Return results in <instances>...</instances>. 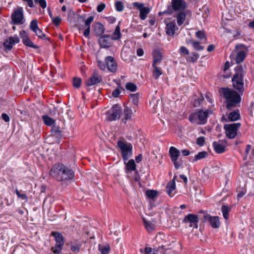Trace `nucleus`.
Returning a JSON list of instances; mask_svg holds the SVG:
<instances>
[{
	"label": "nucleus",
	"mask_w": 254,
	"mask_h": 254,
	"mask_svg": "<svg viewBox=\"0 0 254 254\" xmlns=\"http://www.w3.org/2000/svg\"><path fill=\"white\" fill-rule=\"evenodd\" d=\"M247 69L246 64L237 65L235 68V74L232 78L233 86L241 94L244 91V77L247 73Z\"/></svg>",
	"instance_id": "obj_1"
},
{
	"label": "nucleus",
	"mask_w": 254,
	"mask_h": 254,
	"mask_svg": "<svg viewBox=\"0 0 254 254\" xmlns=\"http://www.w3.org/2000/svg\"><path fill=\"white\" fill-rule=\"evenodd\" d=\"M221 95L226 100V108L231 110L241 102V98L240 94L235 90L228 88H222L220 90Z\"/></svg>",
	"instance_id": "obj_2"
},
{
	"label": "nucleus",
	"mask_w": 254,
	"mask_h": 254,
	"mask_svg": "<svg viewBox=\"0 0 254 254\" xmlns=\"http://www.w3.org/2000/svg\"><path fill=\"white\" fill-rule=\"evenodd\" d=\"M117 145L121 151L123 160L125 161H127L132 155V144L122 138L118 140Z\"/></svg>",
	"instance_id": "obj_3"
},
{
	"label": "nucleus",
	"mask_w": 254,
	"mask_h": 254,
	"mask_svg": "<svg viewBox=\"0 0 254 254\" xmlns=\"http://www.w3.org/2000/svg\"><path fill=\"white\" fill-rule=\"evenodd\" d=\"M171 5L168 6L167 10L162 12H159V14H167L171 15L173 13V10L175 11H184L187 8V4L184 0H172Z\"/></svg>",
	"instance_id": "obj_4"
},
{
	"label": "nucleus",
	"mask_w": 254,
	"mask_h": 254,
	"mask_svg": "<svg viewBox=\"0 0 254 254\" xmlns=\"http://www.w3.org/2000/svg\"><path fill=\"white\" fill-rule=\"evenodd\" d=\"M240 126L241 124L239 123L225 124L224 128L226 136L230 139L234 138L237 135V131Z\"/></svg>",
	"instance_id": "obj_5"
},
{
	"label": "nucleus",
	"mask_w": 254,
	"mask_h": 254,
	"mask_svg": "<svg viewBox=\"0 0 254 254\" xmlns=\"http://www.w3.org/2000/svg\"><path fill=\"white\" fill-rule=\"evenodd\" d=\"M51 235L54 237L56 242L55 247L52 248V251L54 253L59 254L61 252L64 244L63 236L57 232H52Z\"/></svg>",
	"instance_id": "obj_6"
},
{
	"label": "nucleus",
	"mask_w": 254,
	"mask_h": 254,
	"mask_svg": "<svg viewBox=\"0 0 254 254\" xmlns=\"http://www.w3.org/2000/svg\"><path fill=\"white\" fill-rule=\"evenodd\" d=\"M11 19L14 24H22L24 23V14L22 7H19L13 11L11 15Z\"/></svg>",
	"instance_id": "obj_7"
},
{
	"label": "nucleus",
	"mask_w": 254,
	"mask_h": 254,
	"mask_svg": "<svg viewBox=\"0 0 254 254\" xmlns=\"http://www.w3.org/2000/svg\"><path fill=\"white\" fill-rule=\"evenodd\" d=\"M122 113V108L118 104L113 105L109 111L108 120L110 121H116L119 119Z\"/></svg>",
	"instance_id": "obj_8"
},
{
	"label": "nucleus",
	"mask_w": 254,
	"mask_h": 254,
	"mask_svg": "<svg viewBox=\"0 0 254 254\" xmlns=\"http://www.w3.org/2000/svg\"><path fill=\"white\" fill-rule=\"evenodd\" d=\"M183 222L188 224L190 227H193L197 229L198 227V217L197 215L189 214L186 216L183 220Z\"/></svg>",
	"instance_id": "obj_9"
},
{
	"label": "nucleus",
	"mask_w": 254,
	"mask_h": 254,
	"mask_svg": "<svg viewBox=\"0 0 254 254\" xmlns=\"http://www.w3.org/2000/svg\"><path fill=\"white\" fill-rule=\"evenodd\" d=\"M203 221L208 223L211 226L215 229L218 228L220 226V222L218 216H212L207 213L203 215Z\"/></svg>",
	"instance_id": "obj_10"
},
{
	"label": "nucleus",
	"mask_w": 254,
	"mask_h": 254,
	"mask_svg": "<svg viewBox=\"0 0 254 254\" xmlns=\"http://www.w3.org/2000/svg\"><path fill=\"white\" fill-rule=\"evenodd\" d=\"M63 164L57 163L55 164L50 171V175L57 181H60L63 172Z\"/></svg>",
	"instance_id": "obj_11"
},
{
	"label": "nucleus",
	"mask_w": 254,
	"mask_h": 254,
	"mask_svg": "<svg viewBox=\"0 0 254 254\" xmlns=\"http://www.w3.org/2000/svg\"><path fill=\"white\" fill-rule=\"evenodd\" d=\"M102 81V76L98 71L95 70L92 73L91 76L86 80L85 84L88 86H91L100 83Z\"/></svg>",
	"instance_id": "obj_12"
},
{
	"label": "nucleus",
	"mask_w": 254,
	"mask_h": 254,
	"mask_svg": "<svg viewBox=\"0 0 254 254\" xmlns=\"http://www.w3.org/2000/svg\"><path fill=\"white\" fill-rule=\"evenodd\" d=\"M133 7H136L139 10V17L141 20H144L150 12V8L144 6V3L134 2L132 3Z\"/></svg>",
	"instance_id": "obj_13"
},
{
	"label": "nucleus",
	"mask_w": 254,
	"mask_h": 254,
	"mask_svg": "<svg viewBox=\"0 0 254 254\" xmlns=\"http://www.w3.org/2000/svg\"><path fill=\"white\" fill-rule=\"evenodd\" d=\"M74 177L73 171L63 165V172L60 181H64L72 179Z\"/></svg>",
	"instance_id": "obj_14"
},
{
	"label": "nucleus",
	"mask_w": 254,
	"mask_h": 254,
	"mask_svg": "<svg viewBox=\"0 0 254 254\" xmlns=\"http://www.w3.org/2000/svg\"><path fill=\"white\" fill-rule=\"evenodd\" d=\"M19 42V38L17 36L15 35L14 36L10 37L8 39L5 40L3 43V47L6 51H10L14 45L16 43H18Z\"/></svg>",
	"instance_id": "obj_15"
},
{
	"label": "nucleus",
	"mask_w": 254,
	"mask_h": 254,
	"mask_svg": "<svg viewBox=\"0 0 254 254\" xmlns=\"http://www.w3.org/2000/svg\"><path fill=\"white\" fill-rule=\"evenodd\" d=\"M105 63L107 68L112 72H115L117 70V64L113 57L108 56L105 58Z\"/></svg>",
	"instance_id": "obj_16"
},
{
	"label": "nucleus",
	"mask_w": 254,
	"mask_h": 254,
	"mask_svg": "<svg viewBox=\"0 0 254 254\" xmlns=\"http://www.w3.org/2000/svg\"><path fill=\"white\" fill-rule=\"evenodd\" d=\"M98 42L101 47L106 48L112 45V42L109 35L101 36L98 39Z\"/></svg>",
	"instance_id": "obj_17"
},
{
	"label": "nucleus",
	"mask_w": 254,
	"mask_h": 254,
	"mask_svg": "<svg viewBox=\"0 0 254 254\" xmlns=\"http://www.w3.org/2000/svg\"><path fill=\"white\" fill-rule=\"evenodd\" d=\"M135 112L136 110L135 109H134V111H133L131 107L125 106L122 121L126 124L127 121L131 120L133 115V112L135 113Z\"/></svg>",
	"instance_id": "obj_18"
},
{
	"label": "nucleus",
	"mask_w": 254,
	"mask_h": 254,
	"mask_svg": "<svg viewBox=\"0 0 254 254\" xmlns=\"http://www.w3.org/2000/svg\"><path fill=\"white\" fill-rule=\"evenodd\" d=\"M199 113V122L200 125H204L207 123V118L209 114H212V111L207 110L203 111V110H198Z\"/></svg>",
	"instance_id": "obj_19"
},
{
	"label": "nucleus",
	"mask_w": 254,
	"mask_h": 254,
	"mask_svg": "<svg viewBox=\"0 0 254 254\" xmlns=\"http://www.w3.org/2000/svg\"><path fill=\"white\" fill-rule=\"evenodd\" d=\"M176 177V176H174L173 180L167 183L166 186L167 192L170 197L173 196L174 193L173 191L176 189L175 179Z\"/></svg>",
	"instance_id": "obj_20"
},
{
	"label": "nucleus",
	"mask_w": 254,
	"mask_h": 254,
	"mask_svg": "<svg viewBox=\"0 0 254 254\" xmlns=\"http://www.w3.org/2000/svg\"><path fill=\"white\" fill-rule=\"evenodd\" d=\"M176 25L175 21H171L166 24L165 30L167 35L173 36L175 34Z\"/></svg>",
	"instance_id": "obj_21"
},
{
	"label": "nucleus",
	"mask_w": 254,
	"mask_h": 254,
	"mask_svg": "<svg viewBox=\"0 0 254 254\" xmlns=\"http://www.w3.org/2000/svg\"><path fill=\"white\" fill-rule=\"evenodd\" d=\"M52 135L55 136L58 140H60L62 137V130L59 126L54 125L51 128Z\"/></svg>",
	"instance_id": "obj_22"
},
{
	"label": "nucleus",
	"mask_w": 254,
	"mask_h": 254,
	"mask_svg": "<svg viewBox=\"0 0 254 254\" xmlns=\"http://www.w3.org/2000/svg\"><path fill=\"white\" fill-rule=\"evenodd\" d=\"M213 147L215 151L218 154H221L226 150V146L220 143V141H214Z\"/></svg>",
	"instance_id": "obj_23"
},
{
	"label": "nucleus",
	"mask_w": 254,
	"mask_h": 254,
	"mask_svg": "<svg viewBox=\"0 0 254 254\" xmlns=\"http://www.w3.org/2000/svg\"><path fill=\"white\" fill-rule=\"evenodd\" d=\"M126 165L125 172L126 173H129V172L135 171H136V164L133 159L129 160L127 162L125 161Z\"/></svg>",
	"instance_id": "obj_24"
},
{
	"label": "nucleus",
	"mask_w": 254,
	"mask_h": 254,
	"mask_svg": "<svg viewBox=\"0 0 254 254\" xmlns=\"http://www.w3.org/2000/svg\"><path fill=\"white\" fill-rule=\"evenodd\" d=\"M189 120L192 124L200 125L198 110L190 114L189 117Z\"/></svg>",
	"instance_id": "obj_25"
},
{
	"label": "nucleus",
	"mask_w": 254,
	"mask_h": 254,
	"mask_svg": "<svg viewBox=\"0 0 254 254\" xmlns=\"http://www.w3.org/2000/svg\"><path fill=\"white\" fill-rule=\"evenodd\" d=\"M169 153L171 161L178 159L180 154V151L174 146L170 148Z\"/></svg>",
	"instance_id": "obj_26"
},
{
	"label": "nucleus",
	"mask_w": 254,
	"mask_h": 254,
	"mask_svg": "<svg viewBox=\"0 0 254 254\" xmlns=\"http://www.w3.org/2000/svg\"><path fill=\"white\" fill-rule=\"evenodd\" d=\"M94 30L96 35L98 36L102 35L105 31L103 25L100 22H97L95 24Z\"/></svg>",
	"instance_id": "obj_27"
},
{
	"label": "nucleus",
	"mask_w": 254,
	"mask_h": 254,
	"mask_svg": "<svg viewBox=\"0 0 254 254\" xmlns=\"http://www.w3.org/2000/svg\"><path fill=\"white\" fill-rule=\"evenodd\" d=\"M246 55L247 53H245L244 51H238L235 58L236 63L239 64L243 62L246 57Z\"/></svg>",
	"instance_id": "obj_28"
},
{
	"label": "nucleus",
	"mask_w": 254,
	"mask_h": 254,
	"mask_svg": "<svg viewBox=\"0 0 254 254\" xmlns=\"http://www.w3.org/2000/svg\"><path fill=\"white\" fill-rule=\"evenodd\" d=\"M228 119L231 122H234L238 120L240 118V115L239 111H233L229 113L228 116Z\"/></svg>",
	"instance_id": "obj_29"
},
{
	"label": "nucleus",
	"mask_w": 254,
	"mask_h": 254,
	"mask_svg": "<svg viewBox=\"0 0 254 254\" xmlns=\"http://www.w3.org/2000/svg\"><path fill=\"white\" fill-rule=\"evenodd\" d=\"M179 12L177 15V21L178 25H182L184 22L186 18V14L184 12V11H179Z\"/></svg>",
	"instance_id": "obj_30"
},
{
	"label": "nucleus",
	"mask_w": 254,
	"mask_h": 254,
	"mask_svg": "<svg viewBox=\"0 0 254 254\" xmlns=\"http://www.w3.org/2000/svg\"><path fill=\"white\" fill-rule=\"evenodd\" d=\"M117 84H118L117 88L114 90L112 93V96L114 98L119 97L121 92L125 91V89L121 86L119 82H117Z\"/></svg>",
	"instance_id": "obj_31"
},
{
	"label": "nucleus",
	"mask_w": 254,
	"mask_h": 254,
	"mask_svg": "<svg viewBox=\"0 0 254 254\" xmlns=\"http://www.w3.org/2000/svg\"><path fill=\"white\" fill-rule=\"evenodd\" d=\"M153 64H157L162 60V55L158 50H155L153 53Z\"/></svg>",
	"instance_id": "obj_32"
},
{
	"label": "nucleus",
	"mask_w": 254,
	"mask_h": 254,
	"mask_svg": "<svg viewBox=\"0 0 254 254\" xmlns=\"http://www.w3.org/2000/svg\"><path fill=\"white\" fill-rule=\"evenodd\" d=\"M42 119L45 124L48 126H51L55 125V120L47 115L43 116Z\"/></svg>",
	"instance_id": "obj_33"
},
{
	"label": "nucleus",
	"mask_w": 254,
	"mask_h": 254,
	"mask_svg": "<svg viewBox=\"0 0 254 254\" xmlns=\"http://www.w3.org/2000/svg\"><path fill=\"white\" fill-rule=\"evenodd\" d=\"M121 37V33L120 32V27L119 25H117L116 29L113 33L111 37V39L114 40H118Z\"/></svg>",
	"instance_id": "obj_34"
},
{
	"label": "nucleus",
	"mask_w": 254,
	"mask_h": 254,
	"mask_svg": "<svg viewBox=\"0 0 254 254\" xmlns=\"http://www.w3.org/2000/svg\"><path fill=\"white\" fill-rule=\"evenodd\" d=\"M153 67V75L155 79H157L161 74L162 71L159 67L157 66V64H152Z\"/></svg>",
	"instance_id": "obj_35"
},
{
	"label": "nucleus",
	"mask_w": 254,
	"mask_h": 254,
	"mask_svg": "<svg viewBox=\"0 0 254 254\" xmlns=\"http://www.w3.org/2000/svg\"><path fill=\"white\" fill-rule=\"evenodd\" d=\"M99 250L102 254H108L110 251V247L108 244L105 245H99Z\"/></svg>",
	"instance_id": "obj_36"
},
{
	"label": "nucleus",
	"mask_w": 254,
	"mask_h": 254,
	"mask_svg": "<svg viewBox=\"0 0 254 254\" xmlns=\"http://www.w3.org/2000/svg\"><path fill=\"white\" fill-rule=\"evenodd\" d=\"M143 223L146 230L150 232L155 229V225L154 224L146 221L145 219H143Z\"/></svg>",
	"instance_id": "obj_37"
},
{
	"label": "nucleus",
	"mask_w": 254,
	"mask_h": 254,
	"mask_svg": "<svg viewBox=\"0 0 254 254\" xmlns=\"http://www.w3.org/2000/svg\"><path fill=\"white\" fill-rule=\"evenodd\" d=\"M221 211L224 218L225 219H228L229 218V213L230 211V208L225 205H223L222 206Z\"/></svg>",
	"instance_id": "obj_38"
},
{
	"label": "nucleus",
	"mask_w": 254,
	"mask_h": 254,
	"mask_svg": "<svg viewBox=\"0 0 254 254\" xmlns=\"http://www.w3.org/2000/svg\"><path fill=\"white\" fill-rule=\"evenodd\" d=\"M23 43L26 46L29 47L31 48H33L34 49H38V46L35 45L29 38H25V40H23L22 41Z\"/></svg>",
	"instance_id": "obj_39"
},
{
	"label": "nucleus",
	"mask_w": 254,
	"mask_h": 254,
	"mask_svg": "<svg viewBox=\"0 0 254 254\" xmlns=\"http://www.w3.org/2000/svg\"><path fill=\"white\" fill-rule=\"evenodd\" d=\"M189 43H190L193 48L197 51L202 50L204 49V47L201 46L198 42L190 40Z\"/></svg>",
	"instance_id": "obj_40"
},
{
	"label": "nucleus",
	"mask_w": 254,
	"mask_h": 254,
	"mask_svg": "<svg viewBox=\"0 0 254 254\" xmlns=\"http://www.w3.org/2000/svg\"><path fill=\"white\" fill-rule=\"evenodd\" d=\"M35 34L39 38L44 40H49V38L46 36V35L44 34L43 31L39 28L34 32Z\"/></svg>",
	"instance_id": "obj_41"
},
{
	"label": "nucleus",
	"mask_w": 254,
	"mask_h": 254,
	"mask_svg": "<svg viewBox=\"0 0 254 254\" xmlns=\"http://www.w3.org/2000/svg\"><path fill=\"white\" fill-rule=\"evenodd\" d=\"M208 155V153L206 151H201L199 152L197 155H196L194 157V160L197 161L198 160H200L203 158H206Z\"/></svg>",
	"instance_id": "obj_42"
},
{
	"label": "nucleus",
	"mask_w": 254,
	"mask_h": 254,
	"mask_svg": "<svg viewBox=\"0 0 254 254\" xmlns=\"http://www.w3.org/2000/svg\"><path fill=\"white\" fill-rule=\"evenodd\" d=\"M157 191L155 190H147L146 191V196L151 199L154 198L157 195Z\"/></svg>",
	"instance_id": "obj_43"
},
{
	"label": "nucleus",
	"mask_w": 254,
	"mask_h": 254,
	"mask_svg": "<svg viewBox=\"0 0 254 254\" xmlns=\"http://www.w3.org/2000/svg\"><path fill=\"white\" fill-rule=\"evenodd\" d=\"M126 88L131 92H134L136 90L137 87L133 83L127 82L126 85Z\"/></svg>",
	"instance_id": "obj_44"
},
{
	"label": "nucleus",
	"mask_w": 254,
	"mask_h": 254,
	"mask_svg": "<svg viewBox=\"0 0 254 254\" xmlns=\"http://www.w3.org/2000/svg\"><path fill=\"white\" fill-rule=\"evenodd\" d=\"M39 28L38 26V21L37 19H34L31 21L30 24V29L33 32H35Z\"/></svg>",
	"instance_id": "obj_45"
},
{
	"label": "nucleus",
	"mask_w": 254,
	"mask_h": 254,
	"mask_svg": "<svg viewBox=\"0 0 254 254\" xmlns=\"http://www.w3.org/2000/svg\"><path fill=\"white\" fill-rule=\"evenodd\" d=\"M81 83V79L80 78L74 77L73 78V86L76 88L80 87Z\"/></svg>",
	"instance_id": "obj_46"
},
{
	"label": "nucleus",
	"mask_w": 254,
	"mask_h": 254,
	"mask_svg": "<svg viewBox=\"0 0 254 254\" xmlns=\"http://www.w3.org/2000/svg\"><path fill=\"white\" fill-rule=\"evenodd\" d=\"M235 49L238 50V51H244L245 53H247L248 51V47L243 44L237 45L235 46Z\"/></svg>",
	"instance_id": "obj_47"
},
{
	"label": "nucleus",
	"mask_w": 254,
	"mask_h": 254,
	"mask_svg": "<svg viewBox=\"0 0 254 254\" xmlns=\"http://www.w3.org/2000/svg\"><path fill=\"white\" fill-rule=\"evenodd\" d=\"M115 7L118 11H122L124 8L123 2L120 1H118L115 3Z\"/></svg>",
	"instance_id": "obj_48"
},
{
	"label": "nucleus",
	"mask_w": 254,
	"mask_h": 254,
	"mask_svg": "<svg viewBox=\"0 0 254 254\" xmlns=\"http://www.w3.org/2000/svg\"><path fill=\"white\" fill-rule=\"evenodd\" d=\"M196 36L200 39H204L206 40V35L205 33L202 31H198L195 33Z\"/></svg>",
	"instance_id": "obj_49"
},
{
	"label": "nucleus",
	"mask_w": 254,
	"mask_h": 254,
	"mask_svg": "<svg viewBox=\"0 0 254 254\" xmlns=\"http://www.w3.org/2000/svg\"><path fill=\"white\" fill-rule=\"evenodd\" d=\"M133 104L137 105L139 101V94L138 93L131 94Z\"/></svg>",
	"instance_id": "obj_50"
},
{
	"label": "nucleus",
	"mask_w": 254,
	"mask_h": 254,
	"mask_svg": "<svg viewBox=\"0 0 254 254\" xmlns=\"http://www.w3.org/2000/svg\"><path fill=\"white\" fill-rule=\"evenodd\" d=\"M237 192H238L237 197L239 198H241L243 197L246 193V190L245 189L243 188H237Z\"/></svg>",
	"instance_id": "obj_51"
},
{
	"label": "nucleus",
	"mask_w": 254,
	"mask_h": 254,
	"mask_svg": "<svg viewBox=\"0 0 254 254\" xmlns=\"http://www.w3.org/2000/svg\"><path fill=\"white\" fill-rule=\"evenodd\" d=\"M52 20L53 23L55 24V25L56 26H58L62 21V18L60 16H57L54 17Z\"/></svg>",
	"instance_id": "obj_52"
},
{
	"label": "nucleus",
	"mask_w": 254,
	"mask_h": 254,
	"mask_svg": "<svg viewBox=\"0 0 254 254\" xmlns=\"http://www.w3.org/2000/svg\"><path fill=\"white\" fill-rule=\"evenodd\" d=\"M153 250V249L151 248L146 247L144 250L141 249L140 251L141 253H143L144 254H151Z\"/></svg>",
	"instance_id": "obj_53"
},
{
	"label": "nucleus",
	"mask_w": 254,
	"mask_h": 254,
	"mask_svg": "<svg viewBox=\"0 0 254 254\" xmlns=\"http://www.w3.org/2000/svg\"><path fill=\"white\" fill-rule=\"evenodd\" d=\"M94 20V16H91L85 20V27H90V24Z\"/></svg>",
	"instance_id": "obj_54"
},
{
	"label": "nucleus",
	"mask_w": 254,
	"mask_h": 254,
	"mask_svg": "<svg viewBox=\"0 0 254 254\" xmlns=\"http://www.w3.org/2000/svg\"><path fill=\"white\" fill-rule=\"evenodd\" d=\"M205 142V137L203 136H200L197 138L196 140V144L200 146L204 145Z\"/></svg>",
	"instance_id": "obj_55"
},
{
	"label": "nucleus",
	"mask_w": 254,
	"mask_h": 254,
	"mask_svg": "<svg viewBox=\"0 0 254 254\" xmlns=\"http://www.w3.org/2000/svg\"><path fill=\"white\" fill-rule=\"evenodd\" d=\"M15 193H16L18 198L25 199L26 201H27V196L25 194H21L17 189L15 190Z\"/></svg>",
	"instance_id": "obj_56"
},
{
	"label": "nucleus",
	"mask_w": 254,
	"mask_h": 254,
	"mask_svg": "<svg viewBox=\"0 0 254 254\" xmlns=\"http://www.w3.org/2000/svg\"><path fill=\"white\" fill-rule=\"evenodd\" d=\"M192 57H190L189 58V61L191 62H195L198 58L199 55L196 53H193L192 54Z\"/></svg>",
	"instance_id": "obj_57"
},
{
	"label": "nucleus",
	"mask_w": 254,
	"mask_h": 254,
	"mask_svg": "<svg viewBox=\"0 0 254 254\" xmlns=\"http://www.w3.org/2000/svg\"><path fill=\"white\" fill-rule=\"evenodd\" d=\"M98 66V67L102 70H104L106 68V64L101 61L98 60L97 61Z\"/></svg>",
	"instance_id": "obj_58"
},
{
	"label": "nucleus",
	"mask_w": 254,
	"mask_h": 254,
	"mask_svg": "<svg viewBox=\"0 0 254 254\" xmlns=\"http://www.w3.org/2000/svg\"><path fill=\"white\" fill-rule=\"evenodd\" d=\"M105 4L104 3H101L100 4H99L97 7V11L98 12H102L104 9V8H105Z\"/></svg>",
	"instance_id": "obj_59"
},
{
	"label": "nucleus",
	"mask_w": 254,
	"mask_h": 254,
	"mask_svg": "<svg viewBox=\"0 0 254 254\" xmlns=\"http://www.w3.org/2000/svg\"><path fill=\"white\" fill-rule=\"evenodd\" d=\"M180 50L182 55H187L189 54L188 50L184 46H182Z\"/></svg>",
	"instance_id": "obj_60"
},
{
	"label": "nucleus",
	"mask_w": 254,
	"mask_h": 254,
	"mask_svg": "<svg viewBox=\"0 0 254 254\" xmlns=\"http://www.w3.org/2000/svg\"><path fill=\"white\" fill-rule=\"evenodd\" d=\"M252 146L251 145L248 144L246 146V148L245 151V156L244 157V160H246L247 159V155L249 153L250 150H251Z\"/></svg>",
	"instance_id": "obj_61"
},
{
	"label": "nucleus",
	"mask_w": 254,
	"mask_h": 254,
	"mask_svg": "<svg viewBox=\"0 0 254 254\" xmlns=\"http://www.w3.org/2000/svg\"><path fill=\"white\" fill-rule=\"evenodd\" d=\"M1 118L6 123H8L10 121L9 117L6 113H2L1 114Z\"/></svg>",
	"instance_id": "obj_62"
},
{
	"label": "nucleus",
	"mask_w": 254,
	"mask_h": 254,
	"mask_svg": "<svg viewBox=\"0 0 254 254\" xmlns=\"http://www.w3.org/2000/svg\"><path fill=\"white\" fill-rule=\"evenodd\" d=\"M20 36L21 38H22V41L23 40H25V38H28V35L27 34V33L24 30H22V31H20Z\"/></svg>",
	"instance_id": "obj_63"
},
{
	"label": "nucleus",
	"mask_w": 254,
	"mask_h": 254,
	"mask_svg": "<svg viewBox=\"0 0 254 254\" xmlns=\"http://www.w3.org/2000/svg\"><path fill=\"white\" fill-rule=\"evenodd\" d=\"M80 248V246L78 245L72 246L71 247V250L73 252L77 253L79 251Z\"/></svg>",
	"instance_id": "obj_64"
}]
</instances>
